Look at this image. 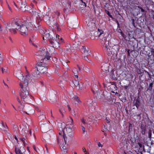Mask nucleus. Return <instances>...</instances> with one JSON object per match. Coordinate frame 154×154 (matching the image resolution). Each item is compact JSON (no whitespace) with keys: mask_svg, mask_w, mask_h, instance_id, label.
Returning a JSON list of instances; mask_svg holds the SVG:
<instances>
[{"mask_svg":"<svg viewBox=\"0 0 154 154\" xmlns=\"http://www.w3.org/2000/svg\"><path fill=\"white\" fill-rule=\"evenodd\" d=\"M118 32H119V33H121V35L123 36V35H124V34H123V33L122 32V31L121 29H119L118 30Z\"/></svg>","mask_w":154,"mask_h":154,"instance_id":"nucleus-37","label":"nucleus"},{"mask_svg":"<svg viewBox=\"0 0 154 154\" xmlns=\"http://www.w3.org/2000/svg\"><path fill=\"white\" fill-rule=\"evenodd\" d=\"M81 127H82V129L83 131V133H84L85 132H86V131L85 130V129L84 127L83 126H82V125Z\"/></svg>","mask_w":154,"mask_h":154,"instance_id":"nucleus-38","label":"nucleus"},{"mask_svg":"<svg viewBox=\"0 0 154 154\" xmlns=\"http://www.w3.org/2000/svg\"><path fill=\"white\" fill-rule=\"evenodd\" d=\"M15 152L17 154H24L22 153L21 150L19 148L15 147Z\"/></svg>","mask_w":154,"mask_h":154,"instance_id":"nucleus-22","label":"nucleus"},{"mask_svg":"<svg viewBox=\"0 0 154 154\" xmlns=\"http://www.w3.org/2000/svg\"><path fill=\"white\" fill-rule=\"evenodd\" d=\"M150 52L151 53V55L153 56H154V49L153 48H152L150 49Z\"/></svg>","mask_w":154,"mask_h":154,"instance_id":"nucleus-35","label":"nucleus"},{"mask_svg":"<svg viewBox=\"0 0 154 154\" xmlns=\"http://www.w3.org/2000/svg\"><path fill=\"white\" fill-rule=\"evenodd\" d=\"M55 26H56L57 29L58 31H60V29L58 26L57 24H56Z\"/></svg>","mask_w":154,"mask_h":154,"instance_id":"nucleus-41","label":"nucleus"},{"mask_svg":"<svg viewBox=\"0 0 154 154\" xmlns=\"http://www.w3.org/2000/svg\"><path fill=\"white\" fill-rule=\"evenodd\" d=\"M81 121L83 123V124H85V121L83 118L82 119H81Z\"/></svg>","mask_w":154,"mask_h":154,"instance_id":"nucleus-47","label":"nucleus"},{"mask_svg":"<svg viewBox=\"0 0 154 154\" xmlns=\"http://www.w3.org/2000/svg\"><path fill=\"white\" fill-rule=\"evenodd\" d=\"M67 3L70 6L71 3L70 2L68 1Z\"/></svg>","mask_w":154,"mask_h":154,"instance_id":"nucleus-58","label":"nucleus"},{"mask_svg":"<svg viewBox=\"0 0 154 154\" xmlns=\"http://www.w3.org/2000/svg\"><path fill=\"white\" fill-rule=\"evenodd\" d=\"M97 145L99 147H102V145L100 143V142H98L97 143Z\"/></svg>","mask_w":154,"mask_h":154,"instance_id":"nucleus-44","label":"nucleus"},{"mask_svg":"<svg viewBox=\"0 0 154 154\" xmlns=\"http://www.w3.org/2000/svg\"><path fill=\"white\" fill-rule=\"evenodd\" d=\"M39 73L38 72H34L32 74L34 77H37L39 75Z\"/></svg>","mask_w":154,"mask_h":154,"instance_id":"nucleus-24","label":"nucleus"},{"mask_svg":"<svg viewBox=\"0 0 154 154\" xmlns=\"http://www.w3.org/2000/svg\"><path fill=\"white\" fill-rule=\"evenodd\" d=\"M30 12L32 14L36 15V17H40V15H39V13H38V12H37L35 11L34 9H30L29 10Z\"/></svg>","mask_w":154,"mask_h":154,"instance_id":"nucleus-18","label":"nucleus"},{"mask_svg":"<svg viewBox=\"0 0 154 154\" xmlns=\"http://www.w3.org/2000/svg\"><path fill=\"white\" fill-rule=\"evenodd\" d=\"M110 76L112 79L114 80H116L117 79V75L116 73L114 72V71L112 70L111 71Z\"/></svg>","mask_w":154,"mask_h":154,"instance_id":"nucleus-15","label":"nucleus"},{"mask_svg":"<svg viewBox=\"0 0 154 154\" xmlns=\"http://www.w3.org/2000/svg\"><path fill=\"white\" fill-rule=\"evenodd\" d=\"M28 128L26 126H24V128H23L22 130V134H24L28 132Z\"/></svg>","mask_w":154,"mask_h":154,"instance_id":"nucleus-20","label":"nucleus"},{"mask_svg":"<svg viewBox=\"0 0 154 154\" xmlns=\"http://www.w3.org/2000/svg\"><path fill=\"white\" fill-rule=\"evenodd\" d=\"M84 59H85V60H87V61H88V58H87V56H85L84 57Z\"/></svg>","mask_w":154,"mask_h":154,"instance_id":"nucleus-55","label":"nucleus"},{"mask_svg":"<svg viewBox=\"0 0 154 154\" xmlns=\"http://www.w3.org/2000/svg\"><path fill=\"white\" fill-rule=\"evenodd\" d=\"M133 103L134 106H136L137 108H138L140 104V102L138 99L134 100Z\"/></svg>","mask_w":154,"mask_h":154,"instance_id":"nucleus-14","label":"nucleus"},{"mask_svg":"<svg viewBox=\"0 0 154 154\" xmlns=\"http://www.w3.org/2000/svg\"><path fill=\"white\" fill-rule=\"evenodd\" d=\"M81 2H82L84 4V5H85V7H86V5L85 3V2H83V1H82V0H81Z\"/></svg>","mask_w":154,"mask_h":154,"instance_id":"nucleus-60","label":"nucleus"},{"mask_svg":"<svg viewBox=\"0 0 154 154\" xmlns=\"http://www.w3.org/2000/svg\"><path fill=\"white\" fill-rule=\"evenodd\" d=\"M76 44H74L73 45V47L75 48H78V46H76Z\"/></svg>","mask_w":154,"mask_h":154,"instance_id":"nucleus-51","label":"nucleus"},{"mask_svg":"<svg viewBox=\"0 0 154 154\" xmlns=\"http://www.w3.org/2000/svg\"><path fill=\"white\" fill-rule=\"evenodd\" d=\"M75 96L74 95V94L72 93H71L70 94V98L71 99H73V98L74 99V97H75Z\"/></svg>","mask_w":154,"mask_h":154,"instance_id":"nucleus-40","label":"nucleus"},{"mask_svg":"<svg viewBox=\"0 0 154 154\" xmlns=\"http://www.w3.org/2000/svg\"><path fill=\"white\" fill-rule=\"evenodd\" d=\"M67 62H66L65 61H64L63 62H62V63H63L64 66H67Z\"/></svg>","mask_w":154,"mask_h":154,"instance_id":"nucleus-43","label":"nucleus"},{"mask_svg":"<svg viewBox=\"0 0 154 154\" xmlns=\"http://www.w3.org/2000/svg\"><path fill=\"white\" fill-rule=\"evenodd\" d=\"M138 144L140 148H141L142 146V144L140 143H138Z\"/></svg>","mask_w":154,"mask_h":154,"instance_id":"nucleus-54","label":"nucleus"},{"mask_svg":"<svg viewBox=\"0 0 154 154\" xmlns=\"http://www.w3.org/2000/svg\"><path fill=\"white\" fill-rule=\"evenodd\" d=\"M101 90H100V92H97L96 94V97L98 99V97H102V95H101Z\"/></svg>","mask_w":154,"mask_h":154,"instance_id":"nucleus-32","label":"nucleus"},{"mask_svg":"<svg viewBox=\"0 0 154 154\" xmlns=\"http://www.w3.org/2000/svg\"><path fill=\"white\" fill-rule=\"evenodd\" d=\"M138 8H139L141 9V12H144L145 10L144 9H143L141 7H138Z\"/></svg>","mask_w":154,"mask_h":154,"instance_id":"nucleus-49","label":"nucleus"},{"mask_svg":"<svg viewBox=\"0 0 154 154\" xmlns=\"http://www.w3.org/2000/svg\"><path fill=\"white\" fill-rule=\"evenodd\" d=\"M2 71V73H4V72L6 71V69L3 68H1Z\"/></svg>","mask_w":154,"mask_h":154,"instance_id":"nucleus-42","label":"nucleus"},{"mask_svg":"<svg viewBox=\"0 0 154 154\" xmlns=\"http://www.w3.org/2000/svg\"><path fill=\"white\" fill-rule=\"evenodd\" d=\"M96 105V103L95 101H92L91 103L90 102V103H89L88 105L89 106H94Z\"/></svg>","mask_w":154,"mask_h":154,"instance_id":"nucleus-23","label":"nucleus"},{"mask_svg":"<svg viewBox=\"0 0 154 154\" xmlns=\"http://www.w3.org/2000/svg\"><path fill=\"white\" fill-rule=\"evenodd\" d=\"M9 38L11 43L13 42V41L12 39L10 37H9Z\"/></svg>","mask_w":154,"mask_h":154,"instance_id":"nucleus-50","label":"nucleus"},{"mask_svg":"<svg viewBox=\"0 0 154 154\" xmlns=\"http://www.w3.org/2000/svg\"><path fill=\"white\" fill-rule=\"evenodd\" d=\"M102 69L103 72L108 71L109 70V66L106 64H105L101 67Z\"/></svg>","mask_w":154,"mask_h":154,"instance_id":"nucleus-17","label":"nucleus"},{"mask_svg":"<svg viewBox=\"0 0 154 154\" xmlns=\"http://www.w3.org/2000/svg\"><path fill=\"white\" fill-rule=\"evenodd\" d=\"M70 119L71 120V123L72 124L73 122V120L72 118L71 117H70Z\"/></svg>","mask_w":154,"mask_h":154,"instance_id":"nucleus-59","label":"nucleus"},{"mask_svg":"<svg viewBox=\"0 0 154 154\" xmlns=\"http://www.w3.org/2000/svg\"><path fill=\"white\" fill-rule=\"evenodd\" d=\"M17 100L18 101V102L20 103H21V102H20V100H19V98H17Z\"/></svg>","mask_w":154,"mask_h":154,"instance_id":"nucleus-63","label":"nucleus"},{"mask_svg":"<svg viewBox=\"0 0 154 154\" xmlns=\"http://www.w3.org/2000/svg\"><path fill=\"white\" fill-rule=\"evenodd\" d=\"M44 19L46 22L48 23H53V20L52 17H51L50 16L46 15L44 16Z\"/></svg>","mask_w":154,"mask_h":154,"instance_id":"nucleus-11","label":"nucleus"},{"mask_svg":"<svg viewBox=\"0 0 154 154\" xmlns=\"http://www.w3.org/2000/svg\"><path fill=\"white\" fill-rule=\"evenodd\" d=\"M8 129V127L7 125L6 124V126H5V125L4 124V122L2 121V122H0V129L2 130H3L5 131H7V130Z\"/></svg>","mask_w":154,"mask_h":154,"instance_id":"nucleus-13","label":"nucleus"},{"mask_svg":"<svg viewBox=\"0 0 154 154\" xmlns=\"http://www.w3.org/2000/svg\"><path fill=\"white\" fill-rule=\"evenodd\" d=\"M67 107H68V109H69V111H70L71 110V109L70 108L69 106L68 105H67Z\"/></svg>","mask_w":154,"mask_h":154,"instance_id":"nucleus-57","label":"nucleus"},{"mask_svg":"<svg viewBox=\"0 0 154 154\" xmlns=\"http://www.w3.org/2000/svg\"><path fill=\"white\" fill-rule=\"evenodd\" d=\"M124 87L125 88V89H127L128 88V86H125Z\"/></svg>","mask_w":154,"mask_h":154,"instance_id":"nucleus-61","label":"nucleus"},{"mask_svg":"<svg viewBox=\"0 0 154 154\" xmlns=\"http://www.w3.org/2000/svg\"><path fill=\"white\" fill-rule=\"evenodd\" d=\"M73 72L75 74H76L78 72V71L77 70V69L76 68H74L73 69Z\"/></svg>","mask_w":154,"mask_h":154,"instance_id":"nucleus-36","label":"nucleus"},{"mask_svg":"<svg viewBox=\"0 0 154 154\" xmlns=\"http://www.w3.org/2000/svg\"><path fill=\"white\" fill-rule=\"evenodd\" d=\"M20 139L23 142V144L24 145H25L26 144L25 139L24 138H20Z\"/></svg>","mask_w":154,"mask_h":154,"instance_id":"nucleus-33","label":"nucleus"},{"mask_svg":"<svg viewBox=\"0 0 154 154\" xmlns=\"http://www.w3.org/2000/svg\"><path fill=\"white\" fill-rule=\"evenodd\" d=\"M137 72L138 74H139L142 73V72H143V70H141L140 69H138L137 70Z\"/></svg>","mask_w":154,"mask_h":154,"instance_id":"nucleus-34","label":"nucleus"},{"mask_svg":"<svg viewBox=\"0 0 154 154\" xmlns=\"http://www.w3.org/2000/svg\"><path fill=\"white\" fill-rule=\"evenodd\" d=\"M82 52H83L85 54H88V52L89 50H87L85 47L82 46Z\"/></svg>","mask_w":154,"mask_h":154,"instance_id":"nucleus-21","label":"nucleus"},{"mask_svg":"<svg viewBox=\"0 0 154 154\" xmlns=\"http://www.w3.org/2000/svg\"><path fill=\"white\" fill-rule=\"evenodd\" d=\"M78 87L79 89H80V90L82 89V86L80 87L79 85V86H78Z\"/></svg>","mask_w":154,"mask_h":154,"instance_id":"nucleus-56","label":"nucleus"},{"mask_svg":"<svg viewBox=\"0 0 154 154\" xmlns=\"http://www.w3.org/2000/svg\"><path fill=\"white\" fill-rule=\"evenodd\" d=\"M18 8L23 11H25L27 10L29 7L26 5L25 2H22L20 3L18 5Z\"/></svg>","mask_w":154,"mask_h":154,"instance_id":"nucleus-9","label":"nucleus"},{"mask_svg":"<svg viewBox=\"0 0 154 154\" xmlns=\"http://www.w3.org/2000/svg\"><path fill=\"white\" fill-rule=\"evenodd\" d=\"M59 37H60L58 35H56V38H57V39H60V38H59Z\"/></svg>","mask_w":154,"mask_h":154,"instance_id":"nucleus-53","label":"nucleus"},{"mask_svg":"<svg viewBox=\"0 0 154 154\" xmlns=\"http://www.w3.org/2000/svg\"><path fill=\"white\" fill-rule=\"evenodd\" d=\"M73 83L74 85L75 86H76L77 87L78 85H79V82L78 80H74V81H73Z\"/></svg>","mask_w":154,"mask_h":154,"instance_id":"nucleus-25","label":"nucleus"},{"mask_svg":"<svg viewBox=\"0 0 154 154\" xmlns=\"http://www.w3.org/2000/svg\"><path fill=\"white\" fill-rule=\"evenodd\" d=\"M42 115H40L39 116V118L40 119H44L45 118V113L44 112H42Z\"/></svg>","mask_w":154,"mask_h":154,"instance_id":"nucleus-28","label":"nucleus"},{"mask_svg":"<svg viewBox=\"0 0 154 154\" xmlns=\"http://www.w3.org/2000/svg\"><path fill=\"white\" fill-rule=\"evenodd\" d=\"M133 127V125L131 124H129V125L128 127L129 128V131H131L132 130V128Z\"/></svg>","mask_w":154,"mask_h":154,"instance_id":"nucleus-27","label":"nucleus"},{"mask_svg":"<svg viewBox=\"0 0 154 154\" xmlns=\"http://www.w3.org/2000/svg\"><path fill=\"white\" fill-rule=\"evenodd\" d=\"M148 137L150 138L151 137V130H149L148 132Z\"/></svg>","mask_w":154,"mask_h":154,"instance_id":"nucleus-39","label":"nucleus"},{"mask_svg":"<svg viewBox=\"0 0 154 154\" xmlns=\"http://www.w3.org/2000/svg\"><path fill=\"white\" fill-rule=\"evenodd\" d=\"M63 40L62 39V38H60V39H59V42H57L59 44V46H58V47H59V44L60 43H62L63 42Z\"/></svg>","mask_w":154,"mask_h":154,"instance_id":"nucleus-30","label":"nucleus"},{"mask_svg":"<svg viewBox=\"0 0 154 154\" xmlns=\"http://www.w3.org/2000/svg\"><path fill=\"white\" fill-rule=\"evenodd\" d=\"M73 129L69 127H67L65 128H64L63 130V133L65 136V134H66L67 136H69L70 138L73 137L74 132H73Z\"/></svg>","mask_w":154,"mask_h":154,"instance_id":"nucleus-8","label":"nucleus"},{"mask_svg":"<svg viewBox=\"0 0 154 154\" xmlns=\"http://www.w3.org/2000/svg\"><path fill=\"white\" fill-rule=\"evenodd\" d=\"M63 138L64 140V143L63 140V143L61 144V154H66L67 153V147L68 145V143L69 141V139L65 135L63 136Z\"/></svg>","mask_w":154,"mask_h":154,"instance_id":"nucleus-6","label":"nucleus"},{"mask_svg":"<svg viewBox=\"0 0 154 154\" xmlns=\"http://www.w3.org/2000/svg\"><path fill=\"white\" fill-rule=\"evenodd\" d=\"M86 22L87 26L90 29L95 28V25L93 21V19H91V20H90L88 18H87L86 19Z\"/></svg>","mask_w":154,"mask_h":154,"instance_id":"nucleus-10","label":"nucleus"},{"mask_svg":"<svg viewBox=\"0 0 154 154\" xmlns=\"http://www.w3.org/2000/svg\"><path fill=\"white\" fill-rule=\"evenodd\" d=\"M92 90L93 93L94 94H97V92H100V91H98L97 87L96 85H95V86H94L93 88H92Z\"/></svg>","mask_w":154,"mask_h":154,"instance_id":"nucleus-19","label":"nucleus"},{"mask_svg":"<svg viewBox=\"0 0 154 154\" xmlns=\"http://www.w3.org/2000/svg\"><path fill=\"white\" fill-rule=\"evenodd\" d=\"M20 22V25L18 26L19 27L18 29H17L20 32L21 35H27L28 32V29L26 26L27 25H29L30 26L32 27L33 25L31 23H32L31 21L27 20L26 21H24L23 22H22L19 21Z\"/></svg>","mask_w":154,"mask_h":154,"instance_id":"nucleus-5","label":"nucleus"},{"mask_svg":"<svg viewBox=\"0 0 154 154\" xmlns=\"http://www.w3.org/2000/svg\"><path fill=\"white\" fill-rule=\"evenodd\" d=\"M20 22L19 20H18L16 19L13 20L11 23H5V29L4 30V32L5 33H6L8 32V29L10 32H12L14 33L15 34L17 33V29H18L20 25Z\"/></svg>","mask_w":154,"mask_h":154,"instance_id":"nucleus-4","label":"nucleus"},{"mask_svg":"<svg viewBox=\"0 0 154 154\" xmlns=\"http://www.w3.org/2000/svg\"><path fill=\"white\" fill-rule=\"evenodd\" d=\"M48 52L47 51H45V49L41 51L40 53V54L41 55L43 56L45 54V58L43 60H44L46 58L47 59V60H49L50 59L51 56L48 55Z\"/></svg>","mask_w":154,"mask_h":154,"instance_id":"nucleus-12","label":"nucleus"},{"mask_svg":"<svg viewBox=\"0 0 154 154\" xmlns=\"http://www.w3.org/2000/svg\"><path fill=\"white\" fill-rule=\"evenodd\" d=\"M99 33V37L100 38V42L101 43L105 51L106 52L108 56L113 55L114 54V49L109 46V41L107 40L106 36L104 33L103 31L101 29H98Z\"/></svg>","mask_w":154,"mask_h":154,"instance_id":"nucleus-2","label":"nucleus"},{"mask_svg":"<svg viewBox=\"0 0 154 154\" xmlns=\"http://www.w3.org/2000/svg\"><path fill=\"white\" fill-rule=\"evenodd\" d=\"M74 97V99L78 103H81V101L80 100L79 98L78 97L75 96Z\"/></svg>","mask_w":154,"mask_h":154,"instance_id":"nucleus-26","label":"nucleus"},{"mask_svg":"<svg viewBox=\"0 0 154 154\" xmlns=\"http://www.w3.org/2000/svg\"><path fill=\"white\" fill-rule=\"evenodd\" d=\"M40 32L43 36V39H44L45 37L46 38H48L51 43L53 45V47H57L59 46L58 43L56 40H54V38L52 35L54 36V35L52 32L51 33L48 30H46L44 31L42 29H40Z\"/></svg>","mask_w":154,"mask_h":154,"instance_id":"nucleus-3","label":"nucleus"},{"mask_svg":"<svg viewBox=\"0 0 154 154\" xmlns=\"http://www.w3.org/2000/svg\"><path fill=\"white\" fill-rule=\"evenodd\" d=\"M101 95H102V97H98V99L102 100L104 101L105 100H107V97L105 96L104 94V93L102 91H101Z\"/></svg>","mask_w":154,"mask_h":154,"instance_id":"nucleus-16","label":"nucleus"},{"mask_svg":"<svg viewBox=\"0 0 154 154\" xmlns=\"http://www.w3.org/2000/svg\"><path fill=\"white\" fill-rule=\"evenodd\" d=\"M83 152H84L85 154H86L87 153V152L85 148H83Z\"/></svg>","mask_w":154,"mask_h":154,"instance_id":"nucleus-46","label":"nucleus"},{"mask_svg":"<svg viewBox=\"0 0 154 154\" xmlns=\"http://www.w3.org/2000/svg\"><path fill=\"white\" fill-rule=\"evenodd\" d=\"M144 71L145 72V73H146L147 74L149 75V76H150V74H149L148 72L145 70H144Z\"/></svg>","mask_w":154,"mask_h":154,"instance_id":"nucleus-45","label":"nucleus"},{"mask_svg":"<svg viewBox=\"0 0 154 154\" xmlns=\"http://www.w3.org/2000/svg\"><path fill=\"white\" fill-rule=\"evenodd\" d=\"M153 84V83L152 82L150 83L149 85V86L148 89L150 91H151L152 90V86Z\"/></svg>","mask_w":154,"mask_h":154,"instance_id":"nucleus-29","label":"nucleus"},{"mask_svg":"<svg viewBox=\"0 0 154 154\" xmlns=\"http://www.w3.org/2000/svg\"><path fill=\"white\" fill-rule=\"evenodd\" d=\"M8 8H9V10H10L11 11H12V10H11V8L9 7V5H8Z\"/></svg>","mask_w":154,"mask_h":154,"instance_id":"nucleus-64","label":"nucleus"},{"mask_svg":"<svg viewBox=\"0 0 154 154\" xmlns=\"http://www.w3.org/2000/svg\"><path fill=\"white\" fill-rule=\"evenodd\" d=\"M141 133L142 134H144L145 133V129H143L141 131Z\"/></svg>","mask_w":154,"mask_h":154,"instance_id":"nucleus-48","label":"nucleus"},{"mask_svg":"<svg viewBox=\"0 0 154 154\" xmlns=\"http://www.w3.org/2000/svg\"><path fill=\"white\" fill-rule=\"evenodd\" d=\"M59 112L60 113H61V112H65V110L63 107H61V108L59 109Z\"/></svg>","mask_w":154,"mask_h":154,"instance_id":"nucleus-31","label":"nucleus"},{"mask_svg":"<svg viewBox=\"0 0 154 154\" xmlns=\"http://www.w3.org/2000/svg\"><path fill=\"white\" fill-rule=\"evenodd\" d=\"M32 45L34 46L35 47H37V46L35 44L33 43L32 42Z\"/></svg>","mask_w":154,"mask_h":154,"instance_id":"nucleus-62","label":"nucleus"},{"mask_svg":"<svg viewBox=\"0 0 154 154\" xmlns=\"http://www.w3.org/2000/svg\"><path fill=\"white\" fill-rule=\"evenodd\" d=\"M144 72H142V74H140V75L139 76V78L141 77L143 75Z\"/></svg>","mask_w":154,"mask_h":154,"instance_id":"nucleus-52","label":"nucleus"},{"mask_svg":"<svg viewBox=\"0 0 154 154\" xmlns=\"http://www.w3.org/2000/svg\"><path fill=\"white\" fill-rule=\"evenodd\" d=\"M43 64L42 62L38 63L35 65L34 69L35 70L37 69L38 72L41 73H43L47 72V68L46 67L43 66Z\"/></svg>","mask_w":154,"mask_h":154,"instance_id":"nucleus-7","label":"nucleus"},{"mask_svg":"<svg viewBox=\"0 0 154 154\" xmlns=\"http://www.w3.org/2000/svg\"><path fill=\"white\" fill-rule=\"evenodd\" d=\"M25 68L27 74L25 78L20 72H19L17 73V77L21 81L19 84L21 88L20 96L21 99L23 100L26 98L29 95V88L28 85L32 81L31 76L26 66L25 67Z\"/></svg>","mask_w":154,"mask_h":154,"instance_id":"nucleus-1","label":"nucleus"}]
</instances>
